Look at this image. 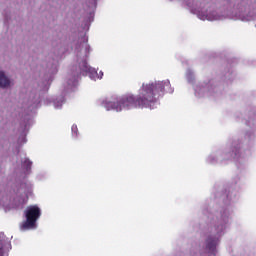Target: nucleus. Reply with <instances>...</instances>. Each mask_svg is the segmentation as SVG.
<instances>
[{
    "instance_id": "7ed1b4c3",
    "label": "nucleus",
    "mask_w": 256,
    "mask_h": 256,
    "mask_svg": "<svg viewBox=\"0 0 256 256\" xmlns=\"http://www.w3.org/2000/svg\"><path fill=\"white\" fill-rule=\"evenodd\" d=\"M9 85H11V81L5 76V72L0 71V87L5 89V87H9Z\"/></svg>"
},
{
    "instance_id": "f03ea898",
    "label": "nucleus",
    "mask_w": 256,
    "mask_h": 256,
    "mask_svg": "<svg viewBox=\"0 0 256 256\" xmlns=\"http://www.w3.org/2000/svg\"><path fill=\"white\" fill-rule=\"evenodd\" d=\"M26 221L22 224V229H33L37 219L41 217V209L38 206H30L25 211Z\"/></svg>"
},
{
    "instance_id": "39448f33",
    "label": "nucleus",
    "mask_w": 256,
    "mask_h": 256,
    "mask_svg": "<svg viewBox=\"0 0 256 256\" xmlns=\"http://www.w3.org/2000/svg\"><path fill=\"white\" fill-rule=\"evenodd\" d=\"M207 249H209L210 251H213V249H215V240L207 243Z\"/></svg>"
},
{
    "instance_id": "0eeeda50",
    "label": "nucleus",
    "mask_w": 256,
    "mask_h": 256,
    "mask_svg": "<svg viewBox=\"0 0 256 256\" xmlns=\"http://www.w3.org/2000/svg\"><path fill=\"white\" fill-rule=\"evenodd\" d=\"M0 256H3V243L0 242Z\"/></svg>"
},
{
    "instance_id": "423d86ee",
    "label": "nucleus",
    "mask_w": 256,
    "mask_h": 256,
    "mask_svg": "<svg viewBox=\"0 0 256 256\" xmlns=\"http://www.w3.org/2000/svg\"><path fill=\"white\" fill-rule=\"evenodd\" d=\"M82 67H84L83 71H86V72L89 71V65H87V61L82 62Z\"/></svg>"
},
{
    "instance_id": "20e7f679",
    "label": "nucleus",
    "mask_w": 256,
    "mask_h": 256,
    "mask_svg": "<svg viewBox=\"0 0 256 256\" xmlns=\"http://www.w3.org/2000/svg\"><path fill=\"white\" fill-rule=\"evenodd\" d=\"M31 165H33V162L27 158L22 163V167L25 171H31Z\"/></svg>"
},
{
    "instance_id": "f257e3e1",
    "label": "nucleus",
    "mask_w": 256,
    "mask_h": 256,
    "mask_svg": "<svg viewBox=\"0 0 256 256\" xmlns=\"http://www.w3.org/2000/svg\"><path fill=\"white\" fill-rule=\"evenodd\" d=\"M171 89L169 80L152 82L149 84L143 83L138 90V95L125 94L118 98L117 101H109L104 104L107 111H121L122 109H149L157 103V99L161 93Z\"/></svg>"
}]
</instances>
